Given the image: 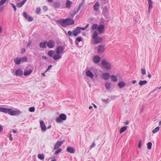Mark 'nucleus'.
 Instances as JSON below:
<instances>
[{"instance_id":"obj_1","label":"nucleus","mask_w":161,"mask_h":161,"mask_svg":"<svg viewBox=\"0 0 161 161\" xmlns=\"http://www.w3.org/2000/svg\"><path fill=\"white\" fill-rule=\"evenodd\" d=\"M0 112L8 114L12 116H16L21 114V112L18 109L13 110L11 108L0 107Z\"/></svg>"},{"instance_id":"obj_2","label":"nucleus","mask_w":161,"mask_h":161,"mask_svg":"<svg viewBox=\"0 0 161 161\" xmlns=\"http://www.w3.org/2000/svg\"><path fill=\"white\" fill-rule=\"evenodd\" d=\"M57 22L64 27H66L69 25H73L74 23V20L70 18L58 20Z\"/></svg>"},{"instance_id":"obj_3","label":"nucleus","mask_w":161,"mask_h":161,"mask_svg":"<svg viewBox=\"0 0 161 161\" xmlns=\"http://www.w3.org/2000/svg\"><path fill=\"white\" fill-rule=\"evenodd\" d=\"M105 28V26L101 24L98 25L97 24H93L91 27L93 30L97 29L98 31L100 33H102L104 31Z\"/></svg>"},{"instance_id":"obj_4","label":"nucleus","mask_w":161,"mask_h":161,"mask_svg":"<svg viewBox=\"0 0 161 161\" xmlns=\"http://www.w3.org/2000/svg\"><path fill=\"white\" fill-rule=\"evenodd\" d=\"M98 33L97 31H95L92 36V38L94 40L93 44H97L100 43L103 40L102 37L98 36Z\"/></svg>"},{"instance_id":"obj_5","label":"nucleus","mask_w":161,"mask_h":161,"mask_svg":"<svg viewBox=\"0 0 161 161\" xmlns=\"http://www.w3.org/2000/svg\"><path fill=\"white\" fill-rule=\"evenodd\" d=\"M27 60V58L26 57L22 58L16 57L14 60V62L17 65L20 64L21 63L26 62Z\"/></svg>"},{"instance_id":"obj_6","label":"nucleus","mask_w":161,"mask_h":161,"mask_svg":"<svg viewBox=\"0 0 161 161\" xmlns=\"http://www.w3.org/2000/svg\"><path fill=\"white\" fill-rule=\"evenodd\" d=\"M101 64L102 66L107 70H110L112 68V65L111 63L105 59L102 60Z\"/></svg>"},{"instance_id":"obj_7","label":"nucleus","mask_w":161,"mask_h":161,"mask_svg":"<svg viewBox=\"0 0 161 161\" xmlns=\"http://www.w3.org/2000/svg\"><path fill=\"white\" fill-rule=\"evenodd\" d=\"M66 118V115L64 114H62L59 115L58 117L56 118V121L58 123H62L63 121L65 120Z\"/></svg>"},{"instance_id":"obj_8","label":"nucleus","mask_w":161,"mask_h":161,"mask_svg":"<svg viewBox=\"0 0 161 161\" xmlns=\"http://www.w3.org/2000/svg\"><path fill=\"white\" fill-rule=\"evenodd\" d=\"M65 49V47L61 46H58L56 49V53L57 54H62Z\"/></svg>"},{"instance_id":"obj_9","label":"nucleus","mask_w":161,"mask_h":161,"mask_svg":"<svg viewBox=\"0 0 161 161\" xmlns=\"http://www.w3.org/2000/svg\"><path fill=\"white\" fill-rule=\"evenodd\" d=\"M47 47L50 48H52L55 46V43L53 40H50L47 42Z\"/></svg>"},{"instance_id":"obj_10","label":"nucleus","mask_w":161,"mask_h":161,"mask_svg":"<svg viewBox=\"0 0 161 161\" xmlns=\"http://www.w3.org/2000/svg\"><path fill=\"white\" fill-rule=\"evenodd\" d=\"M23 16L25 19L30 22L32 21L33 20V18L30 16L28 15L25 12L23 13Z\"/></svg>"},{"instance_id":"obj_11","label":"nucleus","mask_w":161,"mask_h":161,"mask_svg":"<svg viewBox=\"0 0 161 161\" xmlns=\"http://www.w3.org/2000/svg\"><path fill=\"white\" fill-rule=\"evenodd\" d=\"M86 75L87 76L90 77L91 79H93L94 77V75L90 70H88L86 71Z\"/></svg>"},{"instance_id":"obj_12","label":"nucleus","mask_w":161,"mask_h":161,"mask_svg":"<svg viewBox=\"0 0 161 161\" xmlns=\"http://www.w3.org/2000/svg\"><path fill=\"white\" fill-rule=\"evenodd\" d=\"M72 31L73 35L75 36H77L80 32V30H79V27H77L75 29Z\"/></svg>"},{"instance_id":"obj_13","label":"nucleus","mask_w":161,"mask_h":161,"mask_svg":"<svg viewBox=\"0 0 161 161\" xmlns=\"http://www.w3.org/2000/svg\"><path fill=\"white\" fill-rule=\"evenodd\" d=\"M110 76V74L108 73H105L102 75L103 78L105 80H108L109 79Z\"/></svg>"},{"instance_id":"obj_14","label":"nucleus","mask_w":161,"mask_h":161,"mask_svg":"<svg viewBox=\"0 0 161 161\" xmlns=\"http://www.w3.org/2000/svg\"><path fill=\"white\" fill-rule=\"evenodd\" d=\"M63 141L57 142L55 144L54 147V150L58 148L63 144Z\"/></svg>"},{"instance_id":"obj_15","label":"nucleus","mask_w":161,"mask_h":161,"mask_svg":"<svg viewBox=\"0 0 161 161\" xmlns=\"http://www.w3.org/2000/svg\"><path fill=\"white\" fill-rule=\"evenodd\" d=\"M40 123L42 130L43 131H45L46 130V127L43 121H40Z\"/></svg>"},{"instance_id":"obj_16","label":"nucleus","mask_w":161,"mask_h":161,"mask_svg":"<svg viewBox=\"0 0 161 161\" xmlns=\"http://www.w3.org/2000/svg\"><path fill=\"white\" fill-rule=\"evenodd\" d=\"M100 60V58L98 56H94L93 58V62L95 64L98 63Z\"/></svg>"},{"instance_id":"obj_17","label":"nucleus","mask_w":161,"mask_h":161,"mask_svg":"<svg viewBox=\"0 0 161 161\" xmlns=\"http://www.w3.org/2000/svg\"><path fill=\"white\" fill-rule=\"evenodd\" d=\"M100 4L99 2H97L93 6L94 10L96 11H98L100 8Z\"/></svg>"},{"instance_id":"obj_18","label":"nucleus","mask_w":161,"mask_h":161,"mask_svg":"<svg viewBox=\"0 0 161 161\" xmlns=\"http://www.w3.org/2000/svg\"><path fill=\"white\" fill-rule=\"evenodd\" d=\"M23 72L21 69H18L15 72V75L16 76H21L23 75Z\"/></svg>"},{"instance_id":"obj_19","label":"nucleus","mask_w":161,"mask_h":161,"mask_svg":"<svg viewBox=\"0 0 161 161\" xmlns=\"http://www.w3.org/2000/svg\"><path fill=\"white\" fill-rule=\"evenodd\" d=\"M67 151L69 153H74L75 152V149L70 147H68L66 149Z\"/></svg>"},{"instance_id":"obj_20","label":"nucleus","mask_w":161,"mask_h":161,"mask_svg":"<svg viewBox=\"0 0 161 161\" xmlns=\"http://www.w3.org/2000/svg\"><path fill=\"white\" fill-rule=\"evenodd\" d=\"M104 47V45H99L98 47V52L101 53L103 52L105 50Z\"/></svg>"},{"instance_id":"obj_21","label":"nucleus","mask_w":161,"mask_h":161,"mask_svg":"<svg viewBox=\"0 0 161 161\" xmlns=\"http://www.w3.org/2000/svg\"><path fill=\"white\" fill-rule=\"evenodd\" d=\"M33 70L30 69L28 70H25L24 71V75L25 76H27L31 74Z\"/></svg>"},{"instance_id":"obj_22","label":"nucleus","mask_w":161,"mask_h":161,"mask_svg":"<svg viewBox=\"0 0 161 161\" xmlns=\"http://www.w3.org/2000/svg\"><path fill=\"white\" fill-rule=\"evenodd\" d=\"M118 85L120 88H122L125 86L126 84L124 82L121 81L119 82L118 84Z\"/></svg>"},{"instance_id":"obj_23","label":"nucleus","mask_w":161,"mask_h":161,"mask_svg":"<svg viewBox=\"0 0 161 161\" xmlns=\"http://www.w3.org/2000/svg\"><path fill=\"white\" fill-rule=\"evenodd\" d=\"M148 3L149 4L148 11L150 13V10L153 8V3L151 0H148Z\"/></svg>"},{"instance_id":"obj_24","label":"nucleus","mask_w":161,"mask_h":161,"mask_svg":"<svg viewBox=\"0 0 161 161\" xmlns=\"http://www.w3.org/2000/svg\"><path fill=\"white\" fill-rule=\"evenodd\" d=\"M81 7V5H79L78 8L77 9L75 8L73 11V14H71L72 17H73L78 12Z\"/></svg>"},{"instance_id":"obj_25","label":"nucleus","mask_w":161,"mask_h":161,"mask_svg":"<svg viewBox=\"0 0 161 161\" xmlns=\"http://www.w3.org/2000/svg\"><path fill=\"white\" fill-rule=\"evenodd\" d=\"M47 45V41L42 42L39 44L40 47L43 48H46V47Z\"/></svg>"},{"instance_id":"obj_26","label":"nucleus","mask_w":161,"mask_h":161,"mask_svg":"<svg viewBox=\"0 0 161 161\" xmlns=\"http://www.w3.org/2000/svg\"><path fill=\"white\" fill-rule=\"evenodd\" d=\"M61 57L62 56L60 54H57L53 56V58L54 60H56L60 59Z\"/></svg>"},{"instance_id":"obj_27","label":"nucleus","mask_w":161,"mask_h":161,"mask_svg":"<svg viewBox=\"0 0 161 161\" xmlns=\"http://www.w3.org/2000/svg\"><path fill=\"white\" fill-rule=\"evenodd\" d=\"M72 3L70 1L68 0L66 3V7L67 8H70L72 5Z\"/></svg>"},{"instance_id":"obj_28","label":"nucleus","mask_w":161,"mask_h":161,"mask_svg":"<svg viewBox=\"0 0 161 161\" xmlns=\"http://www.w3.org/2000/svg\"><path fill=\"white\" fill-rule=\"evenodd\" d=\"M105 86L107 90L110 89L111 87V83L110 82H107L105 83Z\"/></svg>"},{"instance_id":"obj_29","label":"nucleus","mask_w":161,"mask_h":161,"mask_svg":"<svg viewBox=\"0 0 161 161\" xmlns=\"http://www.w3.org/2000/svg\"><path fill=\"white\" fill-rule=\"evenodd\" d=\"M27 0H23L21 3L17 4V6L18 8L21 7L26 2Z\"/></svg>"},{"instance_id":"obj_30","label":"nucleus","mask_w":161,"mask_h":161,"mask_svg":"<svg viewBox=\"0 0 161 161\" xmlns=\"http://www.w3.org/2000/svg\"><path fill=\"white\" fill-rule=\"evenodd\" d=\"M110 77L111 78V80L114 82H117L118 80L117 77L113 75H111Z\"/></svg>"},{"instance_id":"obj_31","label":"nucleus","mask_w":161,"mask_h":161,"mask_svg":"<svg viewBox=\"0 0 161 161\" xmlns=\"http://www.w3.org/2000/svg\"><path fill=\"white\" fill-rule=\"evenodd\" d=\"M147 81L146 80H140L139 82V84L142 86L143 85L146 84L147 83Z\"/></svg>"},{"instance_id":"obj_32","label":"nucleus","mask_w":161,"mask_h":161,"mask_svg":"<svg viewBox=\"0 0 161 161\" xmlns=\"http://www.w3.org/2000/svg\"><path fill=\"white\" fill-rule=\"evenodd\" d=\"M127 129V127L124 126L121 128L120 129L119 132L120 133H121L125 131Z\"/></svg>"},{"instance_id":"obj_33","label":"nucleus","mask_w":161,"mask_h":161,"mask_svg":"<svg viewBox=\"0 0 161 161\" xmlns=\"http://www.w3.org/2000/svg\"><path fill=\"white\" fill-rule=\"evenodd\" d=\"M53 6L55 8H58L60 6V3L58 2H55L53 3Z\"/></svg>"},{"instance_id":"obj_34","label":"nucleus","mask_w":161,"mask_h":161,"mask_svg":"<svg viewBox=\"0 0 161 161\" xmlns=\"http://www.w3.org/2000/svg\"><path fill=\"white\" fill-rule=\"evenodd\" d=\"M65 34L67 36H71L73 35V31H69L67 33L66 31L65 32Z\"/></svg>"},{"instance_id":"obj_35","label":"nucleus","mask_w":161,"mask_h":161,"mask_svg":"<svg viewBox=\"0 0 161 161\" xmlns=\"http://www.w3.org/2000/svg\"><path fill=\"white\" fill-rule=\"evenodd\" d=\"M54 53L53 50H50L48 53V55L50 57H53V55Z\"/></svg>"},{"instance_id":"obj_36","label":"nucleus","mask_w":161,"mask_h":161,"mask_svg":"<svg viewBox=\"0 0 161 161\" xmlns=\"http://www.w3.org/2000/svg\"><path fill=\"white\" fill-rule=\"evenodd\" d=\"M38 157L41 160H43L44 158V155L43 154H39L38 155Z\"/></svg>"},{"instance_id":"obj_37","label":"nucleus","mask_w":161,"mask_h":161,"mask_svg":"<svg viewBox=\"0 0 161 161\" xmlns=\"http://www.w3.org/2000/svg\"><path fill=\"white\" fill-rule=\"evenodd\" d=\"M159 129L160 128L159 127H157L153 130V133H156L159 130Z\"/></svg>"},{"instance_id":"obj_38","label":"nucleus","mask_w":161,"mask_h":161,"mask_svg":"<svg viewBox=\"0 0 161 161\" xmlns=\"http://www.w3.org/2000/svg\"><path fill=\"white\" fill-rule=\"evenodd\" d=\"M62 151V149L61 148H59L54 153L55 154H58Z\"/></svg>"},{"instance_id":"obj_39","label":"nucleus","mask_w":161,"mask_h":161,"mask_svg":"<svg viewBox=\"0 0 161 161\" xmlns=\"http://www.w3.org/2000/svg\"><path fill=\"white\" fill-rule=\"evenodd\" d=\"M147 148L149 149H150L152 148V143L151 142H149L147 144Z\"/></svg>"},{"instance_id":"obj_40","label":"nucleus","mask_w":161,"mask_h":161,"mask_svg":"<svg viewBox=\"0 0 161 161\" xmlns=\"http://www.w3.org/2000/svg\"><path fill=\"white\" fill-rule=\"evenodd\" d=\"M142 74L143 75H145L146 74V70L145 68L141 69Z\"/></svg>"},{"instance_id":"obj_41","label":"nucleus","mask_w":161,"mask_h":161,"mask_svg":"<svg viewBox=\"0 0 161 161\" xmlns=\"http://www.w3.org/2000/svg\"><path fill=\"white\" fill-rule=\"evenodd\" d=\"M35 110V108L34 107H31L29 108V111L30 112H34Z\"/></svg>"},{"instance_id":"obj_42","label":"nucleus","mask_w":161,"mask_h":161,"mask_svg":"<svg viewBox=\"0 0 161 161\" xmlns=\"http://www.w3.org/2000/svg\"><path fill=\"white\" fill-rule=\"evenodd\" d=\"M10 4L12 5V7L14 8V11L15 12L16 10V8L15 5L13 3H11Z\"/></svg>"},{"instance_id":"obj_43","label":"nucleus","mask_w":161,"mask_h":161,"mask_svg":"<svg viewBox=\"0 0 161 161\" xmlns=\"http://www.w3.org/2000/svg\"><path fill=\"white\" fill-rule=\"evenodd\" d=\"M41 11V9L40 8H36V13L37 14H39Z\"/></svg>"},{"instance_id":"obj_44","label":"nucleus","mask_w":161,"mask_h":161,"mask_svg":"<svg viewBox=\"0 0 161 161\" xmlns=\"http://www.w3.org/2000/svg\"><path fill=\"white\" fill-rule=\"evenodd\" d=\"M7 0H1L0 2V4L1 5H3L4 4L5 2H6Z\"/></svg>"},{"instance_id":"obj_45","label":"nucleus","mask_w":161,"mask_h":161,"mask_svg":"<svg viewBox=\"0 0 161 161\" xmlns=\"http://www.w3.org/2000/svg\"><path fill=\"white\" fill-rule=\"evenodd\" d=\"M76 40L77 42H80L82 41V38L80 37H78L77 38Z\"/></svg>"},{"instance_id":"obj_46","label":"nucleus","mask_w":161,"mask_h":161,"mask_svg":"<svg viewBox=\"0 0 161 161\" xmlns=\"http://www.w3.org/2000/svg\"><path fill=\"white\" fill-rule=\"evenodd\" d=\"M52 67V65H49L47 69L45 71V72H47V71H48Z\"/></svg>"},{"instance_id":"obj_47","label":"nucleus","mask_w":161,"mask_h":161,"mask_svg":"<svg viewBox=\"0 0 161 161\" xmlns=\"http://www.w3.org/2000/svg\"><path fill=\"white\" fill-rule=\"evenodd\" d=\"M102 100V101L103 102L107 103H108V101L109 100V99L108 98L107 99H103Z\"/></svg>"},{"instance_id":"obj_48","label":"nucleus","mask_w":161,"mask_h":161,"mask_svg":"<svg viewBox=\"0 0 161 161\" xmlns=\"http://www.w3.org/2000/svg\"><path fill=\"white\" fill-rule=\"evenodd\" d=\"M95 146L96 144L94 143V142H93L92 145L90 147V148H92V147H95Z\"/></svg>"},{"instance_id":"obj_49","label":"nucleus","mask_w":161,"mask_h":161,"mask_svg":"<svg viewBox=\"0 0 161 161\" xmlns=\"http://www.w3.org/2000/svg\"><path fill=\"white\" fill-rule=\"evenodd\" d=\"M142 146V141L140 140L139 142V145L138 146V148H140Z\"/></svg>"},{"instance_id":"obj_50","label":"nucleus","mask_w":161,"mask_h":161,"mask_svg":"<svg viewBox=\"0 0 161 161\" xmlns=\"http://www.w3.org/2000/svg\"><path fill=\"white\" fill-rule=\"evenodd\" d=\"M79 30H80V31L81 30H84L86 29V27H79Z\"/></svg>"},{"instance_id":"obj_51","label":"nucleus","mask_w":161,"mask_h":161,"mask_svg":"<svg viewBox=\"0 0 161 161\" xmlns=\"http://www.w3.org/2000/svg\"><path fill=\"white\" fill-rule=\"evenodd\" d=\"M9 140L10 141H12L13 140V138L12 137V135L11 134H10L9 135Z\"/></svg>"},{"instance_id":"obj_52","label":"nucleus","mask_w":161,"mask_h":161,"mask_svg":"<svg viewBox=\"0 0 161 161\" xmlns=\"http://www.w3.org/2000/svg\"><path fill=\"white\" fill-rule=\"evenodd\" d=\"M43 10L45 11H46L47 10V6H44L43 8Z\"/></svg>"},{"instance_id":"obj_53","label":"nucleus","mask_w":161,"mask_h":161,"mask_svg":"<svg viewBox=\"0 0 161 161\" xmlns=\"http://www.w3.org/2000/svg\"><path fill=\"white\" fill-rule=\"evenodd\" d=\"M31 43V41H29L27 44V47H30Z\"/></svg>"},{"instance_id":"obj_54","label":"nucleus","mask_w":161,"mask_h":161,"mask_svg":"<svg viewBox=\"0 0 161 161\" xmlns=\"http://www.w3.org/2000/svg\"><path fill=\"white\" fill-rule=\"evenodd\" d=\"M3 130V127L1 125H0V132H1Z\"/></svg>"},{"instance_id":"obj_55","label":"nucleus","mask_w":161,"mask_h":161,"mask_svg":"<svg viewBox=\"0 0 161 161\" xmlns=\"http://www.w3.org/2000/svg\"><path fill=\"white\" fill-rule=\"evenodd\" d=\"M42 58L45 60H46L47 59V57L46 56H42Z\"/></svg>"},{"instance_id":"obj_56","label":"nucleus","mask_w":161,"mask_h":161,"mask_svg":"<svg viewBox=\"0 0 161 161\" xmlns=\"http://www.w3.org/2000/svg\"><path fill=\"white\" fill-rule=\"evenodd\" d=\"M129 124V121H128V120H127V121H126V122H125V125H128Z\"/></svg>"},{"instance_id":"obj_57","label":"nucleus","mask_w":161,"mask_h":161,"mask_svg":"<svg viewBox=\"0 0 161 161\" xmlns=\"http://www.w3.org/2000/svg\"><path fill=\"white\" fill-rule=\"evenodd\" d=\"M89 26V24H87L86 26H85V27H86V28L87 29L88 28Z\"/></svg>"},{"instance_id":"obj_58","label":"nucleus","mask_w":161,"mask_h":161,"mask_svg":"<svg viewBox=\"0 0 161 161\" xmlns=\"http://www.w3.org/2000/svg\"><path fill=\"white\" fill-rule=\"evenodd\" d=\"M148 76L149 78H151V75L149 73H148Z\"/></svg>"},{"instance_id":"obj_59","label":"nucleus","mask_w":161,"mask_h":161,"mask_svg":"<svg viewBox=\"0 0 161 161\" xmlns=\"http://www.w3.org/2000/svg\"><path fill=\"white\" fill-rule=\"evenodd\" d=\"M46 72H45L44 73H42V76H45V73H46Z\"/></svg>"},{"instance_id":"obj_60","label":"nucleus","mask_w":161,"mask_h":161,"mask_svg":"<svg viewBox=\"0 0 161 161\" xmlns=\"http://www.w3.org/2000/svg\"><path fill=\"white\" fill-rule=\"evenodd\" d=\"M93 105L94 108H97V106L96 105H95V104H94L93 103Z\"/></svg>"},{"instance_id":"obj_61","label":"nucleus","mask_w":161,"mask_h":161,"mask_svg":"<svg viewBox=\"0 0 161 161\" xmlns=\"http://www.w3.org/2000/svg\"><path fill=\"white\" fill-rule=\"evenodd\" d=\"M136 82V80H134L133 81H132V83L133 84H135Z\"/></svg>"},{"instance_id":"obj_62","label":"nucleus","mask_w":161,"mask_h":161,"mask_svg":"<svg viewBox=\"0 0 161 161\" xmlns=\"http://www.w3.org/2000/svg\"><path fill=\"white\" fill-rule=\"evenodd\" d=\"M48 2L49 3H52L53 2V0H47Z\"/></svg>"},{"instance_id":"obj_63","label":"nucleus","mask_w":161,"mask_h":161,"mask_svg":"<svg viewBox=\"0 0 161 161\" xmlns=\"http://www.w3.org/2000/svg\"><path fill=\"white\" fill-rule=\"evenodd\" d=\"M56 159H55V157H54L53 159L51 160V161H56Z\"/></svg>"},{"instance_id":"obj_64","label":"nucleus","mask_w":161,"mask_h":161,"mask_svg":"<svg viewBox=\"0 0 161 161\" xmlns=\"http://www.w3.org/2000/svg\"><path fill=\"white\" fill-rule=\"evenodd\" d=\"M93 107L92 106H90L89 107V109H92V108Z\"/></svg>"}]
</instances>
